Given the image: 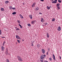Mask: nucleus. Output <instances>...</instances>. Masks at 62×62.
I'll return each mask as SVG.
<instances>
[{"instance_id": "1", "label": "nucleus", "mask_w": 62, "mask_h": 62, "mask_svg": "<svg viewBox=\"0 0 62 62\" xmlns=\"http://www.w3.org/2000/svg\"><path fill=\"white\" fill-rule=\"evenodd\" d=\"M17 57L18 59V60L20 61H23V60L22 59V58L20 56H17Z\"/></svg>"}, {"instance_id": "2", "label": "nucleus", "mask_w": 62, "mask_h": 62, "mask_svg": "<svg viewBox=\"0 0 62 62\" xmlns=\"http://www.w3.org/2000/svg\"><path fill=\"white\" fill-rule=\"evenodd\" d=\"M59 6H60V4L58 3L57 4L56 7L57 8V9L58 10H59V9H60V7H59Z\"/></svg>"}, {"instance_id": "3", "label": "nucleus", "mask_w": 62, "mask_h": 62, "mask_svg": "<svg viewBox=\"0 0 62 62\" xmlns=\"http://www.w3.org/2000/svg\"><path fill=\"white\" fill-rule=\"evenodd\" d=\"M46 56V55H42L41 56L40 58L41 59H44V57Z\"/></svg>"}, {"instance_id": "4", "label": "nucleus", "mask_w": 62, "mask_h": 62, "mask_svg": "<svg viewBox=\"0 0 62 62\" xmlns=\"http://www.w3.org/2000/svg\"><path fill=\"white\" fill-rule=\"evenodd\" d=\"M16 39H21V38L18 35H16Z\"/></svg>"}, {"instance_id": "5", "label": "nucleus", "mask_w": 62, "mask_h": 62, "mask_svg": "<svg viewBox=\"0 0 62 62\" xmlns=\"http://www.w3.org/2000/svg\"><path fill=\"white\" fill-rule=\"evenodd\" d=\"M1 48L2 51H4L5 50V47H4V46H1Z\"/></svg>"}, {"instance_id": "6", "label": "nucleus", "mask_w": 62, "mask_h": 62, "mask_svg": "<svg viewBox=\"0 0 62 62\" xmlns=\"http://www.w3.org/2000/svg\"><path fill=\"white\" fill-rule=\"evenodd\" d=\"M5 54L6 55H8V49H6V50L5 52Z\"/></svg>"}, {"instance_id": "7", "label": "nucleus", "mask_w": 62, "mask_h": 62, "mask_svg": "<svg viewBox=\"0 0 62 62\" xmlns=\"http://www.w3.org/2000/svg\"><path fill=\"white\" fill-rule=\"evenodd\" d=\"M35 5H36V2L33 3L31 6V7L32 8H34V7H35Z\"/></svg>"}, {"instance_id": "8", "label": "nucleus", "mask_w": 62, "mask_h": 62, "mask_svg": "<svg viewBox=\"0 0 62 62\" xmlns=\"http://www.w3.org/2000/svg\"><path fill=\"white\" fill-rule=\"evenodd\" d=\"M57 0H55L54 1H52V3H53L54 4H56L57 3Z\"/></svg>"}, {"instance_id": "9", "label": "nucleus", "mask_w": 62, "mask_h": 62, "mask_svg": "<svg viewBox=\"0 0 62 62\" xmlns=\"http://www.w3.org/2000/svg\"><path fill=\"white\" fill-rule=\"evenodd\" d=\"M61 27L60 26H59L57 28V30L58 31H60L61 30Z\"/></svg>"}, {"instance_id": "10", "label": "nucleus", "mask_w": 62, "mask_h": 62, "mask_svg": "<svg viewBox=\"0 0 62 62\" xmlns=\"http://www.w3.org/2000/svg\"><path fill=\"white\" fill-rule=\"evenodd\" d=\"M35 22H36V20H35L32 21L31 22V23L32 24H34V23H35Z\"/></svg>"}, {"instance_id": "11", "label": "nucleus", "mask_w": 62, "mask_h": 62, "mask_svg": "<svg viewBox=\"0 0 62 62\" xmlns=\"http://www.w3.org/2000/svg\"><path fill=\"white\" fill-rule=\"evenodd\" d=\"M19 16H20V17L21 18H22V19H23V16L21 14H20L19 15Z\"/></svg>"}, {"instance_id": "12", "label": "nucleus", "mask_w": 62, "mask_h": 62, "mask_svg": "<svg viewBox=\"0 0 62 62\" xmlns=\"http://www.w3.org/2000/svg\"><path fill=\"white\" fill-rule=\"evenodd\" d=\"M37 48H39L40 47V45L39 44H38L37 45Z\"/></svg>"}, {"instance_id": "13", "label": "nucleus", "mask_w": 62, "mask_h": 62, "mask_svg": "<svg viewBox=\"0 0 62 62\" xmlns=\"http://www.w3.org/2000/svg\"><path fill=\"white\" fill-rule=\"evenodd\" d=\"M53 58L54 60H55V56L54 54H53Z\"/></svg>"}, {"instance_id": "14", "label": "nucleus", "mask_w": 62, "mask_h": 62, "mask_svg": "<svg viewBox=\"0 0 62 62\" xmlns=\"http://www.w3.org/2000/svg\"><path fill=\"white\" fill-rule=\"evenodd\" d=\"M1 11H5V10L3 8H1L0 9Z\"/></svg>"}, {"instance_id": "15", "label": "nucleus", "mask_w": 62, "mask_h": 62, "mask_svg": "<svg viewBox=\"0 0 62 62\" xmlns=\"http://www.w3.org/2000/svg\"><path fill=\"white\" fill-rule=\"evenodd\" d=\"M42 52L43 54H44L45 53V50H44V49H43L42 50Z\"/></svg>"}, {"instance_id": "16", "label": "nucleus", "mask_w": 62, "mask_h": 62, "mask_svg": "<svg viewBox=\"0 0 62 62\" xmlns=\"http://www.w3.org/2000/svg\"><path fill=\"white\" fill-rule=\"evenodd\" d=\"M41 22H42V23H43L44 22V19H43L42 18H41Z\"/></svg>"}, {"instance_id": "17", "label": "nucleus", "mask_w": 62, "mask_h": 62, "mask_svg": "<svg viewBox=\"0 0 62 62\" xmlns=\"http://www.w3.org/2000/svg\"><path fill=\"white\" fill-rule=\"evenodd\" d=\"M46 36L47 38H49V34L48 33H46Z\"/></svg>"}, {"instance_id": "18", "label": "nucleus", "mask_w": 62, "mask_h": 62, "mask_svg": "<svg viewBox=\"0 0 62 62\" xmlns=\"http://www.w3.org/2000/svg\"><path fill=\"white\" fill-rule=\"evenodd\" d=\"M51 6H50V7H49L48 6H47V9H50V8H51Z\"/></svg>"}, {"instance_id": "19", "label": "nucleus", "mask_w": 62, "mask_h": 62, "mask_svg": "<svg viewBox=\"0 0 62 62\" xmlns=\"http://www.w3.org/2000/svg\"><path fill=\"white\" fill-rule=\"evenodd\" d=\"M29 17L31 19H32V15H29Z\"/></svg>"}, {"instance_id": "20", "label": "nucleus", "mask_w": 62, "mask_h": 62, "mask_svg": "<svg viewBox=\"0 0 62 62\" xmlns=\"http://www.w3.org/2000/svg\"><path fill=\"white\" fill-rule=\"evenodd\" d=\"M16 14V12H14L13 13H12V14L13 15H14Z\"/></svg>"}, {"instance_id": "21", "label": "nucleus", "mask_w": 62, "mask_h": 62, "mask_svg": "<svg viewBox=\"0 0 62 62\" xmlns=\"http://www.w3.org/2000/svg\"><path fill=\"white\" fill-rule=\"evenodd\" d=\"M5 4H8V3H9V2L8 1H5Z\"/></svg>"}, {"instance_id": "22", "label": "nucleus", "mask_w": 62, "mask_h": 62, "mask_svg": "<svg viewBox=\"0 0 62 62\" xmlns=\"http://www.w3.org/2000/svg\"><path fill=\"white\" fill-rule=\"evenodd\" d=\"M39 9V8H38V7H37L36 8L35 10H38Z\"/></svg>"}, {"instance_id": "23", "label": "nucleus", "mask_w": 62, "mask_h": 62, "mask_svg": "<svg viewBox=\"0 0 62 62\" xmlns=\"http://www.w3.org/2000/svg\"><path fill=\"white\" fill-rule=\"evenodd\" d=\"M9 8L10 9H12V7L10 6Z\"/></svg>"}, {"instance_id": "24", "label": "nucleus", "mask_w": 62, "mask_h": 62, "mask_svg": "<svg viewBox=\"0 0 62 62\" xmlns=\"http://www.w3.org/2000/svg\"><path fill=\"white\" fill-rule=\"evenodd\" d=\"M55 21V19L54 18H53L52 20V22H54Z\"/></svg>"}, {"instance_id": "25", "label": "nucleus", "mask_w": 62, "mask_h": 62, "mask_svg": "<svg viewBox=\"0 0 62 62\" xmlns=\"http://www.w3.org/2000/svg\"><path fill=\"white\" fill-rule=\"evenodd\" d=\"M5 43H6V42H5V41H4L3 44V46H4V45Z\"/></svg>"}, {"instance_id": "26", "label": "nucleus", "mask_w": 62, "mask_h": 62, "mask_svg": "<svg viewBox=\"0 0 62 62\" xmlns=\"http://www.w3.org/2000/svg\"><path fill=\"white\" fill-rule=\"evenodd\" d=\"M6 62H9V61L8 60V59H7L6 61Z\"/></svg>"}, {"instance_id": "27", "label": "nucleus", "mask_w": 62, "mask_h": 62, "mask_svg": "<svg viewBox=\"0 0 62 62\" xmlns=\"http://www.w3.org/2000/svg\"><path fill=\"white\" fill-rule=\"evenodd\" d=\"M19 26H20L21 28H23V27L22 26V25H20V24H19Z\"/></svg>"}, {"instance_id": "28", "label": "nucleus", "mask_w": 62, "mask_h": 62, "mask_svg": "<svg viewBox=\"0 0 62 62\" xmlns=\"http://www.w3.org/2000/svg\"><path fill=\"white\" fill-rule=\"evenodd\" d=\"M17 41L19 43H20V40H17Z\"/></svg>"}, {"instance_id": "29", "label": "nucleus", "mask_w": 62, "mask_h": 62, "mask_svg": "<svg viewBox=\"0 0 62 62\" xmlns=\"http://www.w3.org/2000/svg\"><path fill=\"white\" fill-rule=\"evenodd\" d=\"M58 2H59V3H61V0H58Z\"/></svg>"}, {"instance_id": "30", "label": "nucleus", "mask_w": 62, "mask_h": 62, "mask_svg": "<svg viewBox=\"0 0 62 62\" xmlns=\"http://www.w3.org/2000/svg\"><path fill=\"white\" fill-rule=\"evenodd\" d=\"M28 26H31V25H30V24H28Z\"/></svg>"}, {"instance_id": "31", "label": "nucleus", "mask_w": 62, "mask_h": 62, "mask_svg": "<svg viewBox=\"0 0 62 62\" xmlns=\"http://www.w3.org/2000/svg\"><path fill=\"white\" fill-rule=\"evenodd\" d=\"M17 22L19 23H20V21L19 20H17Z\"/></svg>"}, {"instance_id": "32", "label": "nucleus", "mask_w": 62, "mask_h": 62, "mask_svg": "<svg viewBox=\"0 0 62 62\" xmlns=\"http://www.w3.org/2000/svg\"><path fill=\"white\" fill-rule=\"evenodd\" d=\"M31 45L32 46H33L34 45H33V43H31Z\"/></svg>"}, {"instance_id": "33", "label": "nucleus", "mask_w": 62, "mask_h": 62, "mask_svg": "<svg viewBox=\"0 0 62 62\" xmlns=\"http://www.w3.org/2000/svg\"><path fill=\"white\" fill-rule=\"evenodd\" d=\"M49 59L50 60V61H52V58H49Z\"/></svg>"}, {"instance_id": "34", "label": "nucleus", "mask_w": 62, "mask_h": 62, "mask_svg": "<svg viewBox=\"0 0 62 62\" xmlns=\"http://www.w3.org/2000/svg\"><path fill=\"white\" fill-rule=\"evenodd\" d=\"M2 34V32H1V30H0V35H1Z\"/></svg>"}, {"instance_id": "35", "label": "nucleus", "mask_w": 62, "mask_h": 62, "mask_svg": "<svg viewBox=\"0 0 62 62\" xmlns=\"http://www.w3.org/2000/svg\"><path fill=\"white\" fill-rule=\"evenodd\" d=\"M16 30H20V29H19L18 28H17L16 29Z\"/></svg>"}, {"instance_id": "36", "label": "nucleus", "mask_w": 62, "mask_h": 62, "mask_svg": "<svg viewBox=\"0 0 62 62\" xmlns=\"http://www.w3.org/2000/svg\"><path fill=\"white\" fill-rule=\"evenodd\" d=\"M15 9V8H12V9Z\"/></svg>"}, {"instance_id": "37", "label": "nucleus", "mask_w": 62, "mask_h": 62, "mask_svg": "<svg viewBox=\"0 0 62 62\" xmlns=\"http://www.w3.org/2000/svg\"><path fill=\"white\" fill-rule=\"evenodd\" d=\"M40 61L41 62H43V60H40Z\"/></svg>"}, {"instance_id": "38", "label": "nucleus", "mask_w": 62, "mask_h": 62, "mask_svg": "<svg viewBox=\"0 0 62 62\" xmlns=\"http://www.w3.org/2000/svg\"><path fill=\"white\" fill-rule=\"evenodd\" d=\"M34 42V41H31V43H33Z\"/></svg>"}, {"instance_id": "39", "label": "nucleus", "mask_w": 62, "mask_h": 62, "mask_svg": "<svg viewBox=\"0 0 62 62\" xmlns=\"http://www.w3.org/2000/svg\"><path fill=\"white\" fill-rule=\"evenodd\" d=\"M45 25H48V23H45Z\"/></svg>"}, {"instance_id": "40", "label": "nucleus", "mask_w": 62, "mask_h": 62, "mask_svg": "<svg viewBox=\"0 0 62 62\" xmlns=\"http://www.w3.org/2000/svg\"><path fill=\"white\" fill-rule=\"evenodd\" d=\"M1 37L2 38H5V37Z\"/></svg>"}, {"instance_id": "41", "label": "nucleus", "mask_w": 62, "mask_h": 62, "mask_svg": "<svg viewBox=\"0 0 62 62\" xmlns=\"http://www.w3.org/2000/svg\"><path fill=\"white\" fill-rule=\"evenodd\" d=\"M59 57H60V59H61V56H59Z\"/></svg>"}, {"instance_id": "42", "label": "nucleus", "mask_w": 62, "mask_h": 62, "mask_svg": "<svg viewBox=\"0 0 62 62\" xmlns=\"http://www.w3.org/2000/svg\"><path fill=\"white\" fill-rule=\"evenodd\" d=\"M39 14H42V13H41L40 12H39Z\"/></svg>"}, {"instance_id": "43", "label": "nucleus", "mask_w": 62, "mask_h": 62, "mask_svg": "<svg viewBox=\"0 0 62 62\" xmlns=\"http://www.w3.org/2000/svg\"><path fill=\"white\" fill-rule=\"evenodd\" d=\"M46 54L47 55H48V52H47V54Z\"/></svg>"}, {"instance_id": "44", "label": "nucleus", "mask_w": 62, "mask_h": 62, "mask_svg": "<svg viewBox=\"0 0 62 62\" xmlns=\"http://www.w3.org/2000/svg\"><path fill=\"white\" fill-rule=\"evenodd\" d=\"M41 1H44V0H41Z\"/></svg>"}, {"instance_id": "45", "label": "nucleus", "mask_w": 62, "mask_h": 62, "mask_svg": "<svg viewBox=\"0 0 62 62\" xmlns=\"http://www.w3.org/2000/svg\"><path fill=\"white\" fill-rule=\"evenodd\" d=\"M44 62H48L47 61H45Z\"/></svg>"}, {"instance_id": "46", "label": "nucleus", "mask_w": 62, "mask_h": 62, "mask_svg": "<svg viewBox=\"0 0 62 62\" xmlns=\"http://www.w3.org/2000/svg\"><path fill=\"white\" fill-rule=\"evenodd\" d=\"M22 41H24V40H23V39Z\"/></svg>"}, {"instance_id": "47", "label": "nucleus", "mask_w": 62, "mask_h": 62, "mask_svg": "<svg viewBox=\"0 0 62 62\" xmlns=\"http://www.w3.org/2000/svg\"><path fill=\"white\" fill-rule=\"evenodd\" d=\"M51 1H54V0H51Z\"/></svg>"}, {"instance_id": "48", "label": "nucleus", "mask_w": 62, "mask_h": 62, "mask_svg": "<svg viewBox=\"0 0 62 62\" xmlns=\"http://www.w3.org/2000/svg\"><path fill=\"white\" fill-rule=\"evenodd\" d=\"M15 28H17V27H15Z\"/></svg>"}]
</instances>
